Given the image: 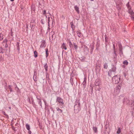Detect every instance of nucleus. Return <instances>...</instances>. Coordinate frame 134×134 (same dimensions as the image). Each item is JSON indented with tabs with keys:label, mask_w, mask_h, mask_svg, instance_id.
Returning <instances> with one entry per match:
<instances>
[{
	"label": "nucleus",
	"mask_w": 134,
	"mask_h": 134,
	"mask_svg": "<svg viewBox=\"0 0 134 134\" xmlns=\"http://www.w3.org/2000/svg\"><path fill=\"white\" fill-rule=\"evenodd\" d=\"M51 34L52 38L50 37V40H51L52 41L53 40H55V38L56 36L55 35L54 33V32H53V33L52 32H51V33H50V35H51Z\"/></svg>",
	"instance_id": "9d476101"
},
{
	"label": "nucleus",
	"mask_w": 134,
	"mask_h": 134,
	"mask_svg": "<svg viewBox=\"0 0 134 134\" xmlns=\"http://www.w3.org/2000/svg\"><path fill=\"white\" fill-rule=\"evenodd\" d=\"M90 89L91 90V93H92L93 92V88H90Z\"/></svg>",
	"instance_id": "680f3d73"
},
{
	"label": "nucleus",
	"mask_w": 134,
	"mask_h": 134,
	"mask_svg": "<svg viewBox=\"0 0 134 134\" xmlns=\"http://www.w3.org/2000/svg\"><path fill=\"white\" fill-rule=\"evenodd\" d=\"M51 18V19H52V18L51 17H48V24H49V22H50V18Z\"/></svg>",
	"instance_id": "3c124183"
},
{
	"label": "nucleus",
	"mask_w": 134,
	"mask_h": 134,
	"mask_svg": "<svg viewBox=\"0 0 134 134\" xmlns=\"http://www.w3.org/2000/svg\"><path fill=\"white\" fill-rule=\"evenodd\" d=\"M120 77H118L117 75L113 77L112 81L115 84L118 83L120 80Z\"/></svg>",
	"instance_id": "39448f33"
},
{
	"label": "nucleus",
	"mask_w": 134,
	"mask_h": 134,
	"mask_svg": "<svg viewBox=\"0 0 134 134\" xmlns=\"http://www.w3.org/2000/svg\"><path fill=\"white\" fill-rule=\"evenodd\" d=\"M41 44L40 46L41 48H45L46 46V42L45 40H42L41 42Z\"/></svg>",
	"instance_id": "1a4fd4ad"
},
{
	"label": "nucleus",
	"mask_w": 134,
	"mask_h": 134,
	"mask_svg": "<svg viewBox=\"0 0 134 134\" xmlns=\"http://www.w3.org/2000/svg\"><path fill=\"white\" fill-rule=\"evenodd\" d=\"M104 68L105 69H107L108 67V65L107 63H105L104 65Z\"/></svg>",
	"instance_id": "f704fd0d"
},
{
	"label": "nucleus",
	"mask_w": 134,
	"mask_h": 134,
	"mask_svg": "<svg viewBox=\"0 0 134 134\" xmlns=\"http://www.w3.org/2000/svg\"><path fill=\"white\" fill-rule=\"evenodd\" d=\"M126 6L128 9L129 13L131 15V19H134V13L131 9V7L129 4V2H128L126 4Z\"/></svg>",
	"instance_id": "f03ea898"
},
{
	"label": "nucleus",
	"mask_w": 134,
	"mask_h": 134,
	"mask_svg": "<svg viewBox=\"0 0 134 134\" xmlns=\"http://www.w3.org/2000/svg\"><path fill=\"white\" fill-rule=\"evenodd\" d=\"M81 60L83 62L84 61L85 59H86V58L84 57H82L81 58Z\"/></svg>",
	"instance_id": "a18cd8bd"
},
{
	"label": "nucleus",
	"mask_w": 134,
	"mask_h": 134,
	"mask_svg": "<svg viewBox=\"0 0 134 134\" xmlns=\"http://www.w3.org/2000/svg\"><path fill=\"white\" fill-rule=\"evenodd\" d=\"M113 49L114 50V54H115V55L113 57V59H117V54L116 53L115 51V46L114 44H113Z\"/></svg>",
	"instance_id": "ddd939ff"
},
{
	"label": "nucleus",
	"mask_w": 134,
	"mask_h": 134,
	"mask_svg": "<svg viewBox=\"0 0 134 134\" xmlns=\"http://www.w3.org/2000/svg\"><path fill=\"white\" fill-rule=\"evenodd\" d=\"M32 23H35V20H32L31 21V22L30 24V26H31L32 25Z\"/></svg>",
	"instance_id": "8fccbe9b"
},
{
	"label": "nucleus",
	"mask_w": 134,
	"mask_h": 134,
	"mask_svg": "<svg viewBox=\"0 0 134 134\" xmlns=\"http://www.w3.org/2000/svg\"><path fill=\"white\" fill-rule=\"evenodd\" d=\"M34 57L35 58H36L37 57V52L36 51H35L34 52Z\"/></svg>",
	"instance_id": "72a5a7b5"
},
{
	"label": "nucleus",
	"mask_w": 134,
	"mask_h": 134,
	"mask_svg": "<svg viewBox=\"0 0 134 134\" xmlns=\"http://www.w3.org/2000/svg\"><path fill=\"white\" fill-rule=\"evenodd\" d=\"M105 45L106 46H107V44L106 43L108 42V38H107L106 36H105Z\"/></svg>",
	"instance_id": "ea45409f"
},
{
	"label": "nucleus",
	"mask_w": 134,
	"mask_h": 134,
	"mask_svg": "<svg viewBox=\"0 0 134 134\" xmlns=\"http://www.w3.org/2000/svg\"><path fill=\"white\" fill-rule=\"evenodd\" d=\"M116 69V66L113 65V67L108 71V75L109 76H111L112 74V72H115Z\"/></svg>",
	"instance_id": "20e7f679"
},
{
	"label": "nucleus",
	"mask_w": 134,
	"mask_h": 134,
	"mask_svg": "<svg viewBox=\"0 0 134 134\" xmlns=\"http://www.w3.org/2000/svg\"><path fill=\"white\" fill-rule=\"evenodd\" d=\"M56 102H58L59 103L60 105L62 106L64 104L63 100L61 97H57V98Z\"/></svg>",
	"instance_id": "423d86ee"
},
{
	"label": "nucleus",
	"mask_w": 134,
	"mask_h": 134,
	"mask_svg": "<svg viewBox=\"0 0 134 134\" xmlns=\"http://www.w3.org/2000/svg\"><path fill=\"white\" fill-rule=\"evenodd\" d=\"M115 2L116 6V8L119 11L121 9V3L119 0H115Z\"/></svg>",
	"instance_id": "0eeeda50"
},
{
	"label": "nucleus",
	"mask_w": 134,
	"mask_h": 134,
	"mask_svg": "<svg viewBox=\"0 0 134 134\" xmlns=\"http://www.w3.org/2000/svg\"><path fill=\"white\" fill-rule=\"evenodd\" d=\"M7 41H8L7 40V39H6L5 38V39H4L3 42H2V44H3V43H5V44L6 43H7ZM3 45H4V44H3Z\"/></svg>",
	"instance_id": "473e14b6"
},
{
	"label": "nucleus",
	"mask_w": 134,
	"mask_h": 134,
	"mask_svg": "<svg viewBox=\"0 0 134 134\" xmlns=\"http://www.w3.org/2000/svg\"><path fill=\"white\" fill-rule=\"evenodd\" d=\"M12 86L11 85H8V88L10 90V92H11L13 91V89L12 88Z\"/></svg>",
	"instance_id": "cd10ccee"
},
{
	"label": "nucleus",
	"mask_w": 134,
	"mask_h": 134,
	"mask_svg": "<svg viewBox=\"0 0 134 134\" xmlns=\"http://www.w3.org/2000/svg\"><path fill=\"white\" fill-rule=\"evenodd\" d=\"M119 51H122V48L121 43L119 44Z\"/></svg>",
	"instance_id": "bb28decb"
},
{
	"label": "nucleus",
	"mask_w": 134,
	"mask_h": 134,
	"mask_svg": "<svg viewBox=\"0 0 134 134\" xmlns=\"http://www.w3.org/2000/svg\"><path fill=\"white\" fill-rule=\"evenodd\" d=\"M69 46L71 48L70 51H71L72 49H74L73 47V43L72 44L71 42L70 41L69 42Z\"/></svg>",
	"instance_id": "2eb2a0df"
},
{
	"label": "nucleus",
	"mask_w": 134,
	"mask_h": 134,
	"mask_svg": "<svg viewBox=\"0 0 134 134\" xmlns=\"http://www.w3.org/2000/svg\"><path fill=\"white\" fill-rule=\"evenodd\" d=\"M31 98V101H32V103L34 105V104H35V103L34 102V99L33 98L32 96H31V98Z\"/></svg>",
	"instance_id": "49530a36"
},
{
	"label": "nucleus",
	"mask_w": 134,
	"mask_h": 134,
	"mask_svg": "<svg viewBox=\"0 0 134 134\" xmlns=\"http://www.w3.org/2000/svg\"><path fill=\"white\" fill-rule=\"evenodd\" d=\"M100 80L99 79H97L96 80L94 85L96 86H99L100 83Z\"/></svg>",
	"instance_id": "f8f14e48"
},
{
	"label": "nucleus",
	"mask_w": 134,
	"mask_h": 134,
	"mask_svg": "<svg viewBox=\"0 0 134 134\" xmlns=\"http://www.w3.org/2000/svg\"><path fill=\"white\" fill-rule=\"evenodd\" d=\"M124 103H126L128 105H129L131 103L130 102V100L129 98L127 97H125L124 98Z\"/></svg>",
	"instance_id": "9b49d317"
},
{
	"label": "nucleus",
	"mask_w": 134,
	"mask_h": 134,
	"mask_svg": "<svg viewBox=\"0 0 134 134\" xmlns=\"http://www.w3.org/2000/svg\"><path fill=\"white\" fill-rule=\"evenodd\" d=\"M31 10L32 11H35V7L34 5H32L31 6Z\"/></svg>",
	"instance_id": "7c9ffc66"
},
{
	"label": "nucleus",
	"mask_w": 134,
	"mask_h": 134,
	"mask_svg": "<svg viewBox=\"0 0 134 134\" xmlns=\"http://www.w3.org/2000/svg\"><path fill=\"white\" fill-rule=\"evenodd\" d=\"M131 107L134 108V100L131 101L130 104L129 105Z\"/></svg>",
	"instance_id": "6ab92c4d"
},
{
	"label": "nucleus",
	"mask_w": 134,
	"mask_h": 134,
	"mask_svg": "<svg viewBox=\"0 0 134 134\" xmlns=\"http://www.w3.org/2000/svg\"><path fill=\"white\" fill-rule=\"evenodd\" d=\"M122 84V82L119 83L118 85H117L116 87L115 88L114 91L116 92V94H118L120 92Z\"/></svg>",
	"instance_id": "7ed1b4c3"
},
{
	"label": "nucleus",
	"mask_w": 134,
	"mask_h": 134,
	"mask_svg": "<svg viewBox=\"0 0 134 134\" xmlns=\"http://www.w3.org/2000/svg\"><path fill=\"white\" fill-rule=\"evenodd\" d=\"M61 48L62 49H64L65 50H66L67 48L65 44L64 43H63L61 46Z\"/></svg>",
	"instance_id": "5701e85b"
},
{
	"label": "nucleus",
	"mask_w": 134,
	"mask_h": 134,
	"mask_svg": "<svg viewBox=\"0 0 134 134\" xmlns=\"http://www.w3.org/2000/svg\"><path fill=\"white\" fill-rule=\"evenodd\" d=\"M70 82L71 83V84L73 86L74 83L73 82V80L72 79L71 77L70 79Z\"/></svg>",
	"instance_id": "c03bdc74"
},
{
	"label": "nucleus",
	"mask_w": 134,
	"mask_h": 134,
	"mask_svg": "<svg viewBox=\"0 0 134 134\" xmlns=\"http://www.w3.org/2000/svg\"><path fill=\"white\" fill-rule=\"evenodd\" d=\"M56 109L57 110L59 113H62L63 112L62 110L60 109L58 107H57L56 108Z\"/></svg>",
	"instance_id": "c756f323"
},
{
	"label": "nucleus",
	"mask_w": 134,
	"mask_h": 134,
	"mask_svg": "<svg viewBox=\"0 0 134 134\" xmlns=\"http://www.w3.org/2000/svg\"><path fill=\"white\" fill-rule=\"evenodd\" d=\"M3 60V58L2 55H0V61Z\"/></svg>",
	"instance_id": "5fc2aeb1"
},
{
	"label": "nucleus",
	"mask_w": 134,
	"mask_h": 134,
	"mask_svg": "<svg viewBox=\"0 0 134 134\" xmlns=\"http://www.w3.org/2000/svg\"><path fill=\"white\" fill-rule=\"evenodd\" d=\"M46 78H49L48 76H47V75H48V74L47 73V72H46Z\"/></svg>",
	"instance_id": "774afa93"
},
{
	"label": "nucleus",
	"mask_w": 134,
	"mask_h": 134,
	"mask_svg": "<svg viewBox=\"0 0 134 134\" xmlns=\"http://www.w3.org/2000/svg\"><path fill=\"white\" fill-rule=\"evenodd\" d=\"M82 84L83 85V87L84 89L86 87V79L85 78H84V80Z\"/></svg>",
	"instance_id": "f3484780"
},
{
	"label": "nucleus",
	"mask_w": 134,
	"mask_h": 134,
	"mask_svg": "<svg viewBox=\"0 0 134 134\" xmlns=\"http://www.w3.org/2000/svg\"><path fill=\"white\" fill-rule=\"evenodd\" d=\"M113 60L114 63V65L116 66L117 64V59H113Z\"/></svg>",
	"instance_id": "4c0bfd02"
},
{
	"label": "nucleus",
	"mask_w": 134,
	"mask_h": 134,
	"mask_svg": "<svg viewBox=\"0 0 134 134\" xmlns=\"http://www.w3.org/2000/svg\"><path fill=\"white\" fill-rule=\"evenodd\" d=\"M3 113L5 116H8V115L7 114H5V113L4 111H3Z\"/></svg>",
	"instance_id": "4d7b16f0"
},
{
	"label": "nucleus",
	"mask_w": 134,
	"mask_h": 134,
	"mask_svg": "<svg viewBox=\"0 0 134 134\" xmlns=\"http://www.w3.org/2000/svg\"><path fill=\"white\" fill-rule=\"evenodd\" d=\"M12 129L13 130H14V131H16V130L15 129V127H14L13 126H12Z\"/></svg>",
	"instance_id": "864d4df0"
},
{
	"label": "nucleus",
	"mask_w": 134,
	"mask_h": 134,
	"mask_svg": "<svg viewBox=\"0 0 134 134\" xmlns=\"http://www.w3.org/2000/svg\"><path fill=\"white\" fill-rule=\"evenodd\" d=\"M80 42L81 43V46L83 45L84 43L83 42H82L81 41H80Z\"/></svg>",
	"instance_id": "69168bd1"
},
{
	"label": "nucleus",
	"mask_w": 134,
	"mask_h": 134,
	"mask_svg": "<svg viewBox=\"0 0 134 134\" xmlns=\"http://www.w3.org/2000/svg\"><path fill=\"white\" fill-rule=\"evenodd\" d=\"M44 67V69L46 71V72H47V71L48 70V66L47 65V63H46L45 64Z\"/></svg>",
	"instance_id": "aec40b11"
},
{
	"label": "nucleus",
	"mask_w": 134,
	"mask_h": 134,
	"mask_svg": "<svg viewBox=\"0 0 134 134\" xmlns=\"http://www.w3.org/2000/svg\"><path fill=\"white\" fill-rule=\"evenodd\" d=\"M5 51V49L2 47H0V53H4Z\"/></svg>",
	"instance_id": "a878e982"
},
{
	"label": "nucleus",
	"mask_w": 134,
	"mask_h": 134,
	"mask_svg": "<svg viewBox=\"0 0 134 134\" xmlns=\"http://www.w3.org/2000/svg\"><path fill=\"white\" fill-rule=\"evenodd\" d=\"M74 49L77 50V49L78 46L77 44L75 43H73V47Z\"/></svg>",
	"instance_id": "4be33fe9"
},
{
	"label": "nucleus",
	"mask_w": 134,
	"mask_h": 134,
	"mask_svg": "<svg viewBox=\"0 0 134 134\" xmlns=\"http://www.w3.org/2000/svg\"><path fill=\"white\" fill-rule=\"evenodd\" d=\"M121 129L120 128H119L118 129L117 131V134H119L120 132H121Z\"/></svg>",
	"instance_id": "a19ab883"
},
{
	"label": "nucleus",
	"mask_w": 134,
	"mask_h": 134,
	"mask_svg": "<svg viewBox=\"0 0 134 134\" xmlns=\"http://www.w3.org/2000/svg\"><path fill=\"white\" fill-rule=\"evenodd\" d=\"M44 19H41V24H42L43 25L44 24Z\"/></svg>",
	"instance_id": "603ef678"
},
{
	"label": "nucleus",
	"mask_w": 134,
	"mask_h": 134,
	"mask_svg": "<svg viewBox=\"0 0 134 134\" xmlns=\"http://www.w3.org/2000/svg\"><path fill=\"white\" fill-rule=\"evenodd\" d=\"M46 50V57L47 58L48 57L49 54V53H48V48H46L45 49Z\"/></svg>",
	"instance_id": "c85d7f7f"
},
{
	"label": "nucleus",
	"mask_w": 134,
	"mask_h": 134,
	"mask_svg": "<svg viewBox=\"0 0 134 134\" xmlns=\"http://www.w3.org/2000/svg\"><path fill=\"white\" fill-rule=\"evenodd\" d=\"M5 47L6 48H7V47H8V45L7 44V43H6L5 44Z\"/></svg>",
	"instance_id": "338daca9"
},
{
	"label": "nucleus",
	"mask_w": 134,
	"mask_h": 134,
	"mask_svg": "<svg viewBox=\"0 0 134 134\" xmlns=\"http://www.w3.org/2000/svg\"><path fill=\"white\" fill-rule=\"evenodd\" d=\"M123 63L126 65H127L128 64V63L127 60H125L123 62Z\"/></svg>",
	"instance_id": "79ce46f5"
},
{
	"label": "nucleus",
	"mask_w": 134,
	"mask_h": 134,
	"mask_svg": "<svg viewBox=\"0 0 134 134\" xmlns=\"http://www.w3.org/2000/svg\"><path fill=\"white\" fill-rule=\"evenodd\" d=\"M43 101H44V104H45V106H48V105H47V103L46 102V101L45 100H43Z\"/></svg>",
	"instance_id": "13d9d810"
},
{
	"label": "nucleus",
	"mask_w": 134,
	"mask_h": 134,
	"mask_svg": "<svg viewBox=\"0 0 134 134\" xmlns=\"http://www.w3.org/2000/svg\"><path fill=\"white\" fill-rule=\"evenodd\" d=\"M28 133L29 134H31V131H30V130H28Z\"/></svg>",
	"instance_id": "e2e57ef3"
},
{
	"label": "nucleus",
	"mask_w": 134,
	"mask_h": 134,
	"mask_svg": "<svg viewBox=\"0 0 134 134\" xmlns=\"http://www.w3.org/2000/svg\"><path fill=\"white\" fill-rule=\"evenodd\" d=\"M26 127L27 129L28 130H29L30 129V126L29 125L27 124L26 125Z\"/></svg>",
	"instance_id": "2f4dec72"
},
{
	"label": "nucleus",
	"mask_w": 134,
	"mask_h": 134,
	"mask_svg": "<svg viewBox=\"0 0 134 134\" xmlns=\"http://www.w3.org/2000/svg\"><path fill=\"white\" fill-rule=\"evenodd\" d=\"M5 89L6 90H7L8 89V87L7 86V85L6 82H5V85L4 86Z\"/></svg>",
	"instance_id": "e433bc0d"
},
{
	"label": "nucleus",
	"mask_w": 134,
	"mask_h": 134,
	"mask_svg": "<svg viewBox=\"0 0 134 134\" xmlns=\"http://www.w3.org/2000/svg\"><path fill=\"white\" fill-rule=\"evenodd\" d=\"M93 129L95 133H97V127H93Z\"/></svg>",
	"instance_id": "393cba45"
},
{
	"label": "nucleus",
	"mask_w": 134,
	"mask_h": 134,
	"mask_svg": "<svg viewBox=\"0 0 134 134\" xmlns=\"http://www.w3.org/2000/svg\"><path fill=\"white\" fill-rule=\"evenodd\" d=\"M119 54L121 56V55H123V54L122 51H119Z\"/></svg>",
	"instance_id": "c9c22d12"
},
{
	"label": "nucleus",
	"mask_w": 134,
	"mask_h": 134,
	"mask_svg": "<svg viewBox=\"0 0 134 134\" xmlns=\"http://www.w3.org/2000/svg\"><path fill=\"white\" fill-rule=\"evenodd\" d=\"M93 85L91 84L90 85V88H93Z\"/></svg>",
	"instance_id": "0e129e2a"
},
{
	"label": "nucleus",
	"mask_w": 134,
	"mask_h": 134,
	"mask_svg": "<svg viewBox=\"0 0 134 134\" xmlns=\"http://www.w3.org/2000/svg\"><path fill=\"white\" fill-rule=\"evenodd\" d=\"M70 25H71V27L73 31H74V28H75V26L73 24V22L72 21L70 23Z\"/></svg>",
	"instance_id": "412c9836"
},
{
	"label": "nucleus",
	"mask_w": 134,
	"mask_h": 134,
	"mask_svg": "<svg viewBox=\"0 0 134 134\" xmlns=\"http://www.w3.org/2000/svg\"><path fill=\"white\" fill-rule=\"evenodd\" d=\"M90 53L92 54L94 49V46L93 45H90Z\"/></svg>",
	"instance_id": "dca6fc26"
},
{
	"label": "nucleus",
	"mask_w": 134,
	"mask_h": 134,
	"mask_svg": "<svg viewBox=\"0 0 134 134\" xmlns=\"http://www.w3.org/2000/svg\"><path fill=\"white\" fill-rule=\"evenodd\" d=\"M36 98L38 100L41 99L40 97H38L37 96Z\"/></svg>",
	"instance_id": "bf43d9fd"
},
{
	"label": "nucleus",
	"mask_w": 134,
	"mask_h": 134,
	"mask_svg": "<svg viewBox=\"0 0 134 134\" xmlns=\"http://www.w3.org/2000/svg\"><path fill=\"white\" fill-rule=\"evenodd\" d=\"M77 35H78V36L79 37H80L81 36V34L80 32H78V31L77 32Z\"/></svg>",
	"instance_id": "09e8293b"
},
{
	"label": "nucleus",
	"mask_w": 134,
	"mask_h": 134,
	"mask_svg": "<svg viewBox=\"0 0 134 134\" xmlns=\"http://www.w3.org/2000/svg\"><path fill=\"white\" fill-rule=\"evenodd\" d=\"M46 13V10H44L43 11V14H45Z\"/></svg>",
	"instance_id": "052dcab7"
},
{
	"label": "nucleus",
	"mask_w": 134,
	"mask_h": 134,
	"mask_svg": "<svg viewBox=\"0 0 134 134\" xmlns=\"http://www.w3.org/2000/svg\"><path fill=\"white\" fill-rule=\"evenodd\" d=\"M75 104L74 106V111L75 113H77L80 109V100H77L75 102Z\"/></svg>",
	"instance_id": "f257e3e1"
},
{
	"label": "nucleus",
	"mask_w": 134,
	"mask_h": 134,
	"mask_svg": "<svg viewBox=\"0 0 134 134\" xmlns=\"http://www.w3.org/2000/svg\"><path fill=\"white\" fill-rule=\"evenodd\" d=\"M26 31H27L28 29V25L27 24H26Z\"/></svg>",
	"instance_id": "6e6d98bb"
},
{
	"label": "nucleus",
	"mask_w": 134,
	"mask_h": 134,
	"mask_svg": "<svg viewBox=\"0 0 134 134\" xmlns=\"http://www.w3.org/2000/svg\"><path fill=\"white\" fill-rule=\"evenodd\" d=\"M37 72L36 71H34V74L33 77V79L36 82L37 80Z\"/></svg>",
	"instance_id": "4468645a"
},
{
	"label": "nucleus",
	"mask_w": 134,
	"mask_h": 134,
	"mask_svg": "<svg viewBox=\"0 0 134 134\" xmlns=\"http://www.w3.org/2000/svg\"><path fill=\"white\" fill-rule=\"evenodd\" d=\"M19 44V42H17L16 44V50H18L19 52V50H20Z\"/></svg>",
	"instance_id": "b1692460"
},
{
	"label": "nucleus",
	"mask_w": 134,
	"mask_h": 134,
	"mask_svg": "<svg viewBox=\"0 0 134 134\" xmlns=\"http://www.w3.org/2000/svg\"><path fill=\"white\" fill-rule=\"evenodd\" d=\"M27 100L28 102L30 103L31 104L32 103V102L30 100V97H28Z\"/></svg>",
	"instance_id": "de8ad7c7"
},
{
	"label": "nucleus",
	"mask_w": 134,
	"mask_h": 134,
	"mask_svg": "<svg viewBox=\"0 0 134 134\" xmlns=\"http://www.w3.org/2000/svg\"><path fill=\"white\" fill-rule=\"evenodd\" d=\"M84 48L83 49V52L85 54H87L89 53V49L85 45H83Z\"/></svg>",
	"instance_id": "6e6552de"
},
{
	"label": "nucleus",
	"mask_w": 134,
	"mask_h": 134,
	"mask_svg": "<svg viewBox=\"0 0 134 134\" xmlns=\"http://www.w3.org/2000/svg\"><path fill=\"white\" fill-rule=\"evenodd\" d=\"M38 104H40V106L41 107H42V102H41V100L40 99L39 100H38Z\"/></svg>",
	"instance_id": "37998d69"
},
{
	"label": "nucleus",
	"mask_w": 134,
	"mask_h": 134,
	"mask_svg": "<svg viewBox=\"0 0 134 134\" xmlns=\"http://www.w3.org/2000/svg\"><path fill=\"white\" fill-rule=\"evenodd\" d=\"M3 38V34H0V40H2Z\"/></svg>",
	"instance_id": "58836bf2"
},
{
	"label": "nucleus",
	"mask_w": 134,
	"mask_h": 134,
	"mask_svg": "<svg viewBox=\"0 0 134 134\" xmlns=\"http://www.w3.org/2000/svg\"><path fill=\"white\" fill-rule=\"evenodd\" d=\"M75 10L77 12L78 14L80 13V11L79 10V8L77 6V5H75L74 7Z\"/></svg>",
	"instance_id": "a211bd4d"
}]
</instances>
